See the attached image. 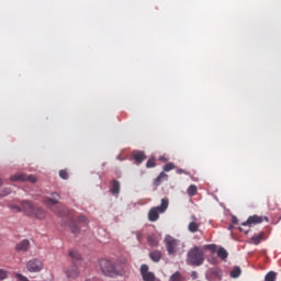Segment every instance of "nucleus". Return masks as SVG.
Returning a JSON list of instances; mask_svg holds the SVG:
<instances>
[{"instance_id": "f257e3e1", "label": "nucleus", "mask_w": 281, "mask_h": 281, "mask_svg": "<svg viewBox=\"0 0 281 281\" xmlns=\"http://www.w3.org/2000/svg\"><path fill=\"white\" fill-rule=\"evenodd\" d=\"M205 262V252L199 248V246H194L187 254V265L190 267H201Z\"/></svg>"}, {"instance_id": "f03ea898", "label": "nucleus", "mask_w": 281, "mask_h": 281, "mask_svg": "<svg viewBox=\"0 0 281 281\" xmlns=\"http://www.w3.org/2000/svg\"><path fill=\"white\" fill-rule=\"evenodd\" d=\"M165 245L169 256H177L179 254V249L183 247V243L179 239H175V237L167 235L165 237Z\"/></svg>"}, {"instance_id": "7ed1b4c3", "label": "nucleus", "mask_w": 281, "mask_h": 281, "mask_svg": "<svg viewBox=\"0 0 281 281\" xmlns=\"http://www.w3.org/2000/svg\"><path fill=\"white\" fill-rule=\"evenodd\" d=\"M168 205H169L168 199H162L161 205L154 206L149 210L148 221H150V223H155V222L159 221V215L164 214V212H166L168 210Z\"/></svg>"}, {"instance_id": "20e7f679", "label": "nucleus", "mask_w": 281, "mask_h": 281, "mask_svg": "<svg viewBox=\"0 0 281 281\" xmlns=\"http://www.w3.org/2000/svg\"><path fill=\"white\" fill-rule=\"evenodd\" d=\"M59 202H60V194H58L56 192H53L50 194V198H45V200H44L45 205H47V207H49V210L55 212L58 216H61L60 204H58Z\"/></svg>"}, {"instance_id": "39448f33", "label": "nucleus", "mask_w": 281, "mask_h": 281, "mask_svg": "<svg viewBox=\"0 0 281 281\" xmlns=\"http://www.w3.org/2000/svg\"><path fill=\"white\" fill-rule=\"evenodd\" d=\"M99 265L104 276L112 277L117 274V270L115 269V263L113 261L109 259H101Z\"/></svg>"}, {"instance_id": "423d86ee", "label": "nucleus", "mask_w": 281, "mask_h": 281, "mask_svg": "<svg viewBox=\"0 0 281 281\" xmlns=\"http://www.w3.org/2000/svg\"><path fill=\"white\" fill-rule=\"evenodd\" d=\"M78 223H79V225H83L85 227H87V225L89 224V220H87V217H85V215H80L78 217V222H76L74 220L70 221L69 227H70L72 234H78V232H80V226L78 225Z\"/></svg>"}, {"instance_id": "0eeeda50", "label": "nucleus", "mask_w": 281, "mask_h": 281, "mask_svg": "<svg viewBox=\"0 0 281 281\" xmlns=\"http://www.w3.org/2000/svg\"><path fill=\"white\" fill-rule=\"evenodd\" d=\"M26 269L30 273H38V271H43V261L40 259H31L26 262Z\"/></svg>"}, {"instance_id": "6e6552de", "label": "nucleus", "mask_w": 281, "mask_h": 281, "mask_svg": "<svg viewBox=\"0 0 281 281\" xmlns=\"http://www.w3.org/2000/svg\"><path fill=\"white\" fill-rule=\"evenodd\" d=\"M263 221H266V223H269V217L252 215V216H249L246 222L241 223V225L244 227H247V225H249V227H251V225H258V224L262 223Z\"/></svg>"}, {"instance_id": "1a4fd4ad", "label": "nucleus", "mask_w": 281, "mask_h": 281, "mask_svg": "<svg viewBox=\"0 0 281 281\" xmlns=\"http://www.w3.org/2000/svg\"><path fill=\"white\" fill-rule=\"evenodd\" d=\"M11 181H29L30 183H36V176L34 175H25L22 172H18L10 178Z\"/></svg>"}, {"instance_id": "9d476101", "label": "nucleus", "mask_w": 281, "mask_h": 281, "mask_svg": "<svg viewBox=\"0 0 281 281\" xmlns=\"http://www.w3.org/2000/svg\"><path fill=\"white\" fill-rule=\"evenodd\" d=\"M22 212L26 214V216H32L34 214V211L36 210V205L32 201H22L21 202Z\"/></svg>"}, {"instance_id": "9b49d317", "label": "nucleus", "mask_w": 281, "mask_h": 281, "mask_svg": "<svg viewBox=\"0 0 281 281\" xmlns=\"http://www.w3.org/2000/svg\"><path fill=\"white\" fill-rule=\"evenodd\" d=\"M140 274L144 281H155V273L148 271V266H140Z\"/></svg>"}, {"instance_id": "f8f14e48", "label": "nucleus", "mask_w": 281, "mask_h": 281, "mask_svg": "<svg viewBox=\"0 0 281 281\" xmlns=\"http://www.w3.org/2000/svg\"><path fill=\"white\" fill-rule=\"evenodd\" d=\"M262 240H267V235L265 232H260L259 234L257 235H254L251 238H250V243L252 245H260L262 243Z\"/></svg>"}, {"instance_id": "ddd939ff", "label": "nucleus", "mask_w": 281, "mask_h": 281, "mask_svg": "<svg viewBox=\"0 0 281 281\" xmlns=\"http://www.w3.org/2000/svg\"><path fill=\"white\" fill-rule=\"evenodd\" d=\"M69 257L71 258L72 263L77 267L80 265V262H82V256H80V252L77 250H70Z\"/></svg>"}, {"instance_id": "4468645a", "label": "nucleus", "mask_w": 281, "mask_h": 281, "mask_svg": "<svg viewBox=\"0 0 281 281\" xmlns=\"http://www.w3.org/2000/svg\"><path fill=\"white\" fill-rule=\"evenodd\" d=\"M65 273H66L67 278H72V279H76V278H78V276H80V272L78 271V266H76V265L66 269Z\"/></svg>"}, {"instance_id": "2eb2a0df", "label": "nucleus", "mask_w": 281, "mask_h": 281, "mask_svg": "<svg viewBox=\"0 0 281 281\" xmlns=\"http://www.w3.org/2000/svg\"><path fill=\"white\" fill-rule=\"evenodd\" d=\"M131 157L134 159V161H136V164H142L144 160H146V154H144V151H132Z\"/></svg>"}, {"instance_id": "dca6fc26", "label": "nucleus", "mask_w": 281, "mask_h": 281, "mask_svg": "<svg viewBox=\"0 0 281 281\" xmlns=\"http://www.w3.org/2000/svg\"><path fill=\"white\" fill-rule=\"evenodd\" d=\"M30 250V240L24 239L15 245V251H29Z\"/></svg>"}, {"instance_id": "f3484780", "label": "nucleus", "mask_w": 281, "mask_h": 281, "mask_svg": "<svg viewBox=\"0 0 281 281\" xmlns=\"http://www.w3.org/2000/svg\"><path fill=\"white\" fill-rule=\"evenodd\" d=\"M31 216H32V218L43 220L47 216V212H45V210H43L38 206H35V211L33 212V214Z\"/></svg>"}, {"instance_id": "a211bd4d", "label": "nucleus", "mask_w": 281, "mask_h": 281, "mask_svg": "<svg viewBox=\"0 0 281 281\" xmlns=\"http://www.w3.org/2000/svg\"><path fill=\"white\" fill-rule=\"evenodd\" d=\"M162 181H168V175L166 172H160L159 176L154 180V186H161Z\"/></svg>"}, {"instance_id": "6ab92c4d", "label": "nucleus", "mask_w": 281, "mask_h": 281, "mask_svg": "<svg viewBox=\"0 0 281 281\" xmlns=\"http://www.w3.org/2000/svg\"><path fill=\"white\" fill-rule=\"evenodd\" d=\"M161 251L160 250H154L149 252V258L153 260V262H159L161 260Z\"/></svg>"}, {"instance_id": "aec40b11", "label": "nucleus", "mask_w": 281, "mask_h": 281, "mask_svg": "<svg viewBox=\"0 0 281 281\" xmlns=\"http://www.w3.org/2000/svg\"><path fill=\"white\" fill-rule=\"evenodd\" d=\"M147 241L150 247H159V239L155 235H149Z\"/></svg>"}, {"instance_id": "412c9836", "label": "nucleus", "mask_w": 281, "mask_h": 281, "mask_svg": "<svg viewBox=\"0 0 281 281\" xmlns=\"http://www.w3.org/2000/svg\"><path fill=\"white\" fill-rule=\"evenodd\" d=\"M217 257L221 258V260H227L229 252H227L226 249H224L223 247H220L217 249Z\"/></svg>"}, {"instance_id": "4be33fe9", "label": "nucleus", "mask_w": 281, "mask_h": 281, "mask_svg": "<svg viewBox=\"0 0 281 281\" xmlns=\"http://www.w3.org/2000/svg\"><path fill=\"white\" fill-rule=\"evenodd\" d=\"M196 192H199V188L195 184H191L187 190L189 196H196Z\"/></svg>"}, {"instance_id": "5701e85b", "label": "nucleus", "mask_w": 281, "mask_h": 281, "mask_svg": "<svg viewBox=\"0 0 281 281\" xmlns=\"http://www.w3.org/2000/svg\"><path fill=\"white\" fill-rule=\"evenodd\" d=\"M276 280H278V272L276 271H270L265 277V281H276Z\"/></svg>"}, {"instance_id": "b1692460", "label": "nucleus", "mask_w": 281, "mask_h": 281, "mask_svg": "<svg viewBox=\"0 0 281 281\" xmlns=\"http://www.w3.org/2000/svg\"><path fill=\"white\" fill-rule=\"evenodd\" d=\"M111 192L112 194H120V181L113 180Z\"/></svg>"}, {"instance_id": "393cba45", "label": "nucleus", "mask_w": 281, "mask_h": 281, "mask_svg": "<svg viewBox=\"0 0 281 281\" xmlns=\"http://www.w3.org/2000/svg\"><path fill=\"white\" fill-rule=\"evenodd\" d=\"M188 228L189 232H191L192 234H196V232H199V224H196L195 222H191Z\"/></svg>"}, {"instance_id": "a878e982", "label": "nucleus", "mask_w": 281, "mask_h": 281, "mask_svg": "<svg viewBox=\"0 0 281 281\" xmlns=\"http://www.w3.org/2000/svg\"><path fill=\"white\" fill-rule=\"evenodd\" d=\"M204 249H209V251H211V254H216L218 246H216V244H209L204 246Z\"/></svg>"}, {"instance_id": "bb28decb", "label": "nucleus", "mask_w": 281, "mask_h": 281, "mask_svg": "<svg viewBox=\"0 0 281 281\" xmlns=\"http://www.w3.org/2000/svg\"><path fill=\"white\" fill-rule=\"evenodd\" d=\"M240 267H235L232 271H231V278H240Z\"/></svg>"}, {"instance_id": "cd10ccee", "label": "nucleus", "mask_w": 281, "mask_h": 281, "mask_svg": "<svg viewBox=\"0 0 281 281\" xmlns=\"http://www.w3.org/2000/svg\"><path fill=\"white\" fill-rule=\"evenodd\" d=\"M169 281H183V276L177 271L170 277Z\"/></svg>"}, {"instance_id": "c85d7f7f", "label": "nucleus", "mask_w": 281, "mask_h": 281, "mask_svg": "<svg viewBox=\"0 0 281 281\" xmlns=\"http://www.w3.org/2000/svg\"><path fill=\"white\" fill-rule=\"evenodd\" d=\"M155 166H157L155 158H149L146 162V168H155Z\"/></svg>"}, {"instance_id": "c756f323", "label": "nucleus", "mask_w": 281, "mask_h": 281, "mask_svg": "<svg viewBox=\"0 0 281 281\" xmlns=\"http://www.w3.org/2000/svg\"><path fill=\"white\" fill-rule=\"evenodd\" d=\"M60 179L67 180L69 179V172L66 169L59 171Z\"/></svg>"}, {"instance_id": "7c9ffc66", "label": "nucleus", "mask_w": 281, "mask_h": 281, "mask_svg": "<svg viewBox=\"0 0 281 281\" xmlns=\"http://www.w3.org/2000/svg\"><path fill=\"white\" fill-rule=\"evenodd\" d=\"M8 194H12V189L4 188L0 191V196H8Z\"/></svg>"}, {"instance_id": "2f4dec72", "label": "nucleus", "mask_w": 281, "mask_h": 281, "mask_svg": "<svg viewBox=\"0 0 281 281\" xmlns=\"http://www.w3.org/2000/svg\"><path fill=\"white\" fill-rule=\"evenodd\" d=\"M164 170L165 172H170V170H175V164L168 162L167 165H165Z\"/></svg>"}, {"instance_id": "473e14b6", "label": "nucleus", "mask_w": 281, "mask_h": 281, "mask_svg": "<svg viewBox=\"0 0 281 281\" xmlns=\"http://www.w3.org/2000/svg\"><path fill=\"white\" fill-rule=\"evenodd\" d=\"M268 207H270V210H276V207H278V205L276 204V200L270 199L268 201Z\"/></svg>"}, {"instance_id": "72a5a7b5", "label": "nucleus", "mask_w": 281, "mask_h": 281, "mask_svg": "<svg viewBox=\"0 0 281 281\" xmlns=\"http://www.w3.org/2000/svg\"><path fill=\"white\" fill-rule=\"evenodd\" d=\"M5 278H8V271L0 269V281L5 280Z\"/></svg>"}, {"instance_id": "f704fd0d", "label": "nucleus", "mask_w": 281, "mask_h": 281, "mask_svg": "<svg viewBox=\"0 0 281 281\" xmlns=\"http://www.w3.org/2000/svg\"><path fill=\"white\" fill-rule=\"evenodd\" d=\"M11 210H13V212H23V206H16V205H13L11 206Z\"/></svg>"}, {"instance_id": "c9c22d12", "label": "nucleus", "mask_w": 281, "mask_h": 281, "mask_svg": "<svg viewBox=\"0 0 281 281\" xmlns=\"http://www.w3.org/2000/svg\"><path fill=\"white\" fill-rule=\"evenodd\" d=\"M136 238L138 241H142V238H144V234H142V232L137 231L136 232Z\"/></svg>"}, {"instance_id": "e433bc0d", "label": "nucleus", "mask_w": 281, "mask_h": 281, "mask_svg": "<svg viewBox=\"0 0 281 281\" xmlns=\"http://www.w3.org/2000/svg\"><path fill=\"white\" fill-rule=\"evenodd\" d=\"M177 175H190V173L183 169H177Z\"/></svg>"}, {"instance_id": "4c0bfd02", "label": "nucleus", "mask_w": 281, "mask_h": 281, "mask_svg": "<svg viewBox=\"0 0 281 281\" xmlns=\"http://www.w3.org/2000/svg\"><path fill=\"white\" fill-rule=\"evenodd\" d=\"M213 274L216 276V278H221V270H215Z\"/></svg>"}, {"instance_id": "58836bf2", "label": "nucleus", "mask_w": 281, "mask_h": 281, "mask_svg": "<svg viewBox=\"0 0 281 281\" xmlns=\"http://www.w3.org/2000/svg\"><path fill=\"white\" fill-rule=\"evenodd\" d=\"M232 223H234L235 225L238 223V218H236V217H233V221H232Z\"/></svg>"}, {"instance_id": "ea45409f", "label": "nucleus", "mask_w": 281, "mask_h": 281, "mask_svg": "<svg viewBox=\"0 0 281 281\" xmlns=\"http://www.w3.org/2000/svg\"><path fill=\"white\" fill-rule=\"evenodd\" d=\"M240 232H245V234H249V231L243 229V227H239Z\"/></svg>"}, {"instance_id": "a19ab883", "label": "nucleus", "mask_w": 281, "mask_h": 281, "mask_svg": "<svg viewBox=\"0 0 281 281\" xmlns=\"http://www.w3.org/2000/svg\"><path fill=\"white\" fill-rule=\"evenodd\" d=\"M0 186H3V180L0 178Z\"/></svg>"}, {"instance_id": "79ce46f5", "label": "nucleus", "mask_w": 281, "mask_h": 281, "mask_svg": "<svg viewBox=\"0 0 281 281\" xmlns=\"http://www.w3.org/2000/svg\"><path fill=\"white\" fill-rule=\"evenodd\" d=\"M86 281H98V280H95V279H88V280H86Z\"/></svg>"}]
</instances>
